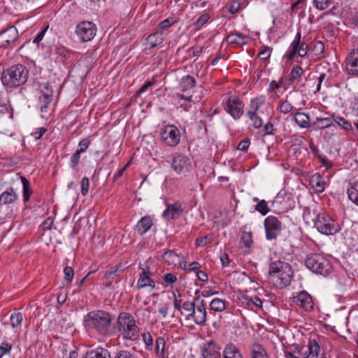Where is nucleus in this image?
I'll return each instance as SVG.
<instances>
[{
  "instance_id": "nucleus-1",
  "label": "nucleus",
  "mask_w": 358,
  "mask_h": 358,
  "mask_svg": "<svg viewBox=\"0 0 358 358\" xmlns=\"http://www.w3.org/2000/svg\"><path fill=\"white\" fill-rule=\"evenodd\" d=\"M86 327L94 329L101 336H112L115 334V329L112 327L110 314L103 310L89 312L83 320Z\"/></svg>"
},
{
  "instance_id": "nucleus-2",
  "label": "nucleus",
  "mask_w": 358,
  "mask_h": 358,
  "mask_svg": "<svg viewBox=\"0 0 358 358\" xmlns=\"http://www.w3.org/2000/svg\"><path fill=\"white\" fill-rule=\"evenodd\" d=\"M29 76V71L23 64H17L4 69L1 75V80L6 88L15 89L20 87V93H22L26 88L24 85Z\"/></svg>"
},
{
  "instance_id": "nucleus-3",
  "label": "nucleus",
  "mask_w": 358,
  "mask_h": 358,
  "mask_svg": "<svg viewBox=\"0 0 358 358\" xmlns=\"http://www.w3.org/2000/svg\"><path fill=\"white\" fill-rule=\"evenodd\" d=\"M118 331L123 339L137 341L140 338V329L131 314L121 312L117 319Z\"/></svg>"
},
{
  "instance_id": "nucleus-4",
  "label": "nucleus",
  "mask_w": 358,
  "mask_h": 358,
  "mask_svg": "<svg viewBox=\"0 0 358 358\" xmlns=\"http://www.w3.org/2000/svg\"><path fill=\"white\" fill-rule=\"evenodd\" d=\"M305 265L313 273L327 276L332 271L330 262L323 255L317 253H311L307 255Z\"/></svg>"
},
{
  "instance_id": "nucleus-5",
  "label": "nucleus",
  "mask_w": 358,
  "mask_h": 358,
  "mask_svg": "<svg viewBox=\"0 0 358 358\" xmlns=\"http://www.w3.org/2000/svg\"><path fill=\"white\" fill-rule=\"evenodd\" d=\"M268 272L271 276L278 278L281 287H286L290 284L294 273L290 264L280 260L271 262Z\"/></svg>"
},
{
  "instance_id": "nucleus-6",
  "label": "nucleus",
  "mask_w": 358,
  "mask_h": 358,
  "mask_svg": "<svg viewBox=\"0 0 358 358\" xmlns=\"http://www.w3.org/2000/svg\"><path fill=\"white\" fill-rule=\"evenodd\" d=\"M314 227L324 235L336 234L341 229L338 222L324 213L317 215L314 221Z\"/></svg>"
},
{
  "instance_id": "nucleus-7",
  "label": "nucleus",
  "mask_w": 358,
  "mask_h": 358,
  "mask_svg": "<svg viewBox=\"0 0 358 358\" xmlns=\"http://www.w3.org/2000/svg\"><path fill=\"white\" fill-rule=\"evenodd\" d=\"M266 104L264 96H259L250 100L246 116L252 121V125L255 129L263 127V120L258 115L259 108Z\"/></svg>"
},
{
  "instance_id": "nucleus-8",
  "label": "nucleus",
  "mask_w": 358,
  "mask_h": 358,
  "mask_svg": "<svg viewBox=\"0 0 358 358\" xmlns=\"http://www.w3.org/2000/svg\"><path fill=\"white\" fill-rule=\"evenodd\" d=\"M265 236L267 241H275L282 230L281 221L274 215H269L264 220Z\"/></svg>"
},
{
  "instance_id": "nucleus-9",
  "label": "nucleus",
  "mask_w": 358,
  "mask_h": 358,
  "mask_svg": "<svg viewBox=\"0 0 358 358\" xmlns=\"http://www.w3.org/2000/svg\"><path fill=\"white\" fill-rule=\"evenodd\" d=\"M19 44V34L15 26L0 32V48L13 49Z\"/></svg>"
},
{
  "instance_id": "nucleus-10",
  "label": "nucleus",
  "mask_w": 358,
  "mask_h": 358,
  "mask_svg": "<svg viewBox=\"0 0 358 358\" xmlns=\"http://www.w3.org/2000/svg\"><path fill=\"white\" fill-rule=\"evenodd\" d=\"M96 24L90 21H83L76 26V34L83 43L92 41L96 33Z\"/></svg>"
},
{
  "instance_id": "nucleus-11",
  "label": "nucleus",
  "mask_w": 358,
  "mask_h": 358,
  "mask_svg": "<svg viewBox=\"0 0 358 358\" xmlns=\"http://www.w3.org/2000/svg\"><path fill=\"white\" fill-rule=\"evenodd\" d=\"M161 140L168 146L175 147L180 141V131L178 128L172 124L164 127L160 133Z\"/></svg>"
},
{
  "instance_id": "nucleus-12",
  "label": "nucleus",
  "mask_w": 358,
  "mask_h": 358,
  "mask_svg": "<svg viewBox=\"0 0 358 358\" xmlns=\"http://www.w3.org/2000/svg\"><path fill=\"white\" fill-rule=\"evenodd\" d=\"M224 109L234 120H239L244 113V103L237 96H230L226 101Z\"/></svg>"
},
{
  "instance_id": "nucleus-13",
  "label": "nucleus",
  "mask_w": 358,
  "mask_h": 358,
  "mask_svg": "<svg viewBox=\"0 0 358 358\" xmlns=\"http://www.w3.org/2000/svg\"><path fill=\"white\" fill-rule=\"evenodd\" d=\"M191 166L190 159L184 154L176 152L172 156L171 167L178 174L188 172Z\"/></svg>"
},
{
  "instance_id": "nucleus-14",
  "label": "nucleus",
  "mask_w": 358,
  "mask_h": 358,
  "mask_svg": "<svg viewBox=\"0 0 358 358\" xmlns=\"http://www.w3.org/2000/svg\"><path fill=\"white\" fill-rule=\"evenodd\" d=\"M186 319L192 320L197 325L204 326L206 324L207 312L204 300H199L192 314L186 315Z\"/></svg>"
},
{
  "instance_id": "nucleus-15",
  "label": "nucleus",
  "mask_w": 358,
  "mask_h": 358,
  "mask_svg": "<svg viewBox=\"0 0 358 358\" xmlns=\"http://www.w3.org/2000/svg\"><path fill=\"white\" fill-rule=\"evenodd\" d=\"M13 119V109L9 100L0 99V129H3Z\"/></svg>"
},
{
  "instance_id": "nucleus-16",
  "label": "nucleus",
  "mask_w": 358,
  "mask_h": 358,
  "mask_svg": "<svg viewBox=\"0 0 358 358\" xmlns=\"http://www.w3.org/2000/svg\"><path fill=\"white\" fill-rule=\"evenodd\" d=\"M239 300L243 307L255 313L262 309L263 301L257 295L249 296L247 294H243L239 297Z\"/></svg>"
},
{
  "instance_id": "nucleus-17",
  "label": "nucleus",
  "mask_w": 358,
  "mask_h": 358,
  "mask_svg": "<svg viewBox=\"0 0 358 358\" xmlns=\"http://www.w3.org/2000/svg\"><path fill=\"white\" fill-rule=\"evenodd\" d=\"M138 267L142 270V272L139 274L136 288L141 289L149 287L150 290H154L155 289V283L152 278L153 273L148 268L141 267V264Z\"/></svg>"
},
{
  "instance_id": "nucleus-18",
  "label": "nucleus",
  "mask_w": 358,
  "mask_h": 358,
  "mask_svg": "<svg viewBox=\"0 0 358 358\" xmlns=\"http://www.w3.org/2000/svg\"><path fill=\"white\" fill-rule=\"evenodd\" d=\"M292 302L307 312L313 309L314 303L311 296L306 291L301 292L296 296H293Z\"/></svg>"
},
{
  "instance_id": "nucleus-19",
  "label": "nucleus",
  "mask_w": 358,
  "mask_h": 358,
  "mask_svg": "<svg viewBox=\"0 0 358 358\" xmlns=\"http://www.w3.org/2000/svg\"><path fill=\"white\" fill-rule=\"evenodd\" d=\"M166 208L163 212L162 216L167 220H176L183 213V208L182 203L179 201L175 202L173 204L166 202Z\"/></svg>"
},
{
  "instance_id": "nucleus-20",
  "label": "nucleus",
  "mask_w": 358,
  "mask_h": 358,
  "mask_svg": "<svg viewBox=\"0 0 358 358\" xmlns=\"http://www.w3.org/2000/svg\"><path fill=\"white\" fill-rule=\"evenodd\" d=\"M220 347L213 340L206 342L201 348L203 358H220Z\"/></svg>"
},
{
  "instance_id": "nucleus-21",
  "label": "nucleus",
  "mask_w": 358,
  "mask_h": 358,
  "mask_svg": "<svg viewBox=\"0 0 358 358\" xmlns=\"http://www.w3.org/2000/svg\"><path fill=\"white\" fill-rule=\"evenodd\" d=\"M90 143L91 141L88 138H83L79 142L78 148L72 155L70 159L71 168L73 170H76L77 169V166L80 163L81 154L87 150Z\"/></svg>"
},
{
  "instance_id": "nucleus-22",
  "label": "nucleus",
  "mask_w": 358,
  "mask_h": 358,
  "mask_svg": "<svg viewBox=\"0 0 358 358\" xmlns=\"http://www.w3.org/2000/svg\"><path fill=\"white\" fill-rule=\"evenodd\" d=\"M345 69L352 76L358 75V49L352 50L345 59Z\"/></svg>"
},
{
  "instance_id": "nucleus-23",
  "label": "nucleus",
  "mask_w": 358,
  "mask_h": 358,
  "mask_svg": "<svg viewBox=\"0 0 358 358\" xmlns=\"http://www.w3.org/2000/svg\"><path fill=\"white\" fill-rule=\"evenodd\" d=\"M124 264L123 263H119L114 266L110 267L108 269L103 277V280L107 282L106 286L110 287L112 285L113 280L116 277H119L120 273L124 270Z\"/></svg>"
},
{
  "instance_id": "nucleus-24",
  "label": "nucleus",
  "mask_w": 358,
  "mask_h": 358,
  "mask_svg": "<svg viewBox=\"0 0 358 358\" xmlns=\"http://www.w3.org/2000/svg\"><path fill=\"white\" fill-rule=\"evenodd\" d=\"M153 218L150 215L142 217L136 225V230L141 236L147 233L153 226Z\"/></svg>"
},
{
  "instance_id": "nucleus-25",
  "label": "nucleus",
  "mask_w": 358,
  "mask_h": 358,
  "mask_svg": "<svg viewBox=\"0 0 358 358\" xmlns=\"http://www.w3.org/2000/svg\"><path fill=\"white\" fill-rule=\"evenodd\" d=\"M83 358H111L109 350L102 347L87 350Z\"/></svg>"
},
{
  "instance_id": "nucleus-26",
  "label": "nucleus",
  "mask_w": 358,
  "mask_h": 358,
  "mask_svg": "<svg viewBox=\"0 0 358 358\" xmlns=\"http://www.w3.org/2000/svg\"><path fill=\"white\" fill-rule=\"evenodd\" d=\"M309 185L317 193H322L324 191L325 182L323 177L318 173L311 176L309 179Z\"/></svg>"
},
{
  "instance_id": "nucleus-27",
  "label": "nucleus",
  "mask_w": 358,
  "mask_h": 358,
  "mask_svg": "<svg viewBox=\"0 0 358 358\" xmlns=\"http://www.w3.org/2000/svg\"><path fill=\"white\" fill-rule=\"evenodd\" d=\"M18 198V196L13 187L8 188L0 195V203L6 205L13 203Z\"/></svg>"
},
{
  "instance_id": "nucleus-28",
  "label": "nucleus",
  "mask_w": 358,
  "mask_h": 358,
  "mask_svg": "<svg viewBox=\"0 0 358 358\" xmlns=\"http://www.w3.org/2000/svg\"><path fill=\"white\" fill-rule=\"evenodd\" d=\"M222 355L223 358H243L240 350L232 343L225 345Z\"/></svg>"
},
{
  "instance_id": "nucleus-29",
  "label": "nucleus",
  "mask_w": 358,
  "mask_h": 358,
  "mask_svg": "<svg viewBox=\"0 0 358 358\" xmlns=\"http://www.w3.org/2000/svg\"><path fill=\"white\" fill-rule=\"evenodd\" d=\"M195 85L196 79L190 75H186L182 77L179 82V88L182 92L192 90Z\"/></svg>"
},
{
  "instance_id": "nucleus-30",
  "label": "nucleus",
  "mask_w": 358,
  "mask_h": 358,
  "mask_svg": "<svg viewBox=\"0 0 358 358\" xmlns=\"http://www.w3.org/2000/svg\"><path fill=\"white\" fill-rule=\"evenodd\" d=\"M293 120L301 128L306 129L310 125V117L308 114L297 112L293 115Z\"/></svg>"
},
{
  "instance_id": "nucleus-31",
  "label": "nucleus",
  "mask_w": 358,
  "mask_h": 358,
  "mask_svg": "<svg viewBox=\"0 0 358 358\" xmlns=\"http://www.w3.org/2000/svg\"><path fill=\"white\" fill-rule=\"evenodd\" d=\"M320 351V347L316 340H310L308 345V351L303 354L305 356L302 358H317Z\"/></svg>"
},
{
  "instance_id": "nucleus-32",
  "label": "nucleus",
  "mask_w": 358,
  "mask_h": 358,
  "mask_svg": "<svg viewBox=\"0 0 358 358\" xmlns=\"http://www.w3.org/2000/svg\"><path fill=\"white\" fill-rule=\"evenodd\" d=\"M155 351L157 358L168 357V353L166 351V342L164 338L158 337L156 339Z\"/></svg>"
},
{
  "instance_id": "nucleus-33",
  "label": "nucleus",
  "mask_w": 358,
  "mask_h": 358,
  "mask_svg": "<svg viewBox=\"0 0 358 358\" xmlns=\"http://www.w3.org/2000/svg\"><path fill=\"white\" fill-rule=\"evenodd\" d=\"M348 199L358 206V181L350 182L347 189Z\"/></svg>"
},
{
  "instance_id": "nucleus-34",
  "label": "nucleus",
  "mask_w": 358,
  "mask_h": 358,
  "mask_svg": "<svg viewBox=\"0 0 358 358\" xmlns=\"http://www.w3.org/2000/svg\"><path fill=\"white\" fill-rule=\"evenodd\" d=\"M240 244H243V245L247 249L244 252L245 253H249L250 248L254 244L252 233L251 231H243L241 236Z\"/></svg>"
},
{
  "instance_id": "nucleus-35",
  "label": "nucleus",
  "mask_w": 358,
  "mask_h": 358,
  "mask_svg": "<svg viewBox=\"0 0 358 358\" xmlns=\"http://www.w3.org/2000/svg\"><path fill=\"white\" fill-rule=\"evenodd\" d=\"M251 358H268L266 350L259 343H255L251 346Z\"/></svg>"
},
{
  "instance_id": "nucleus-36",
  "label": "nucleus",
  "mask_w": 358,
  "mask_h": 358,
  "mask_svg": "<svg viewBox=\"0 0 358 358\" xmlns=\"http://www.w3.org/2000/svg\"><path fill=\"white\" fill-rule=\"evenodd\" d=\"M162 258L167 265L175 266L179 256L174 250H169L162 255Z\"/></svg>"
},
{
  "instance_id": "nucleus-37",
  "label": "nucleus",
  "mask_w": 358,
  "mask_h": 358,
  "mask_svg": "<svg viewBox=\"0 0 358 358\" xmlns=\"http://www.w3.org/2000/svg\"><path fill=\"white\" fill-rule=\"evenodd\" d=\"M247 37L241 33L236 32L231 34L227 37V42L229 44L243 45L245 43V38Z\"/></svg>"
},
{
  "instance_id": "nucleus-38",
  "label": "nucleus",
  "mask_w": 358,
  "mask_h": 358,
  "mask_svg": "<svg viewBox=\"0 0 358 358\" xmlns=\"http://www.w3.org/2000/svg\"><path fill=\"white\" fill-rule=\"evenodd\" d=\"M304 73L303 69L299 65L292 67L291 72L289 75L288 80L289 83H294L296 81H299L301 76Z\"/></svg>"
},
{
  "instance_id": "nucleus-39",
  "label": "nucleus",
  "mask_w": 358,
  "mask_h": 358,
  "mask_svg": "<svg viewBox=\"0 0 358 358\" xmlns=\"http://www.w3.org/2000/svg\"><path fill=\"white\" fill-rule=\"evenodd\" d=\"M20 180L22 184V196H23V201L24 203L27 202L29 199L30 196L32 194V190L30 187V183L29 181L24 176L20 177Z\"/></svg>"
},
{
  "instance_id": "nucleus-40",
  "label": "nucleus",
  "mask_w": 358,
  "mask_h": 358,
  "mask_svg": "<svg viewBox=\"0 0 358 358\" xmlns=\"http://www.w3.org/2000/svg\"><path fill=\"white\" fill-rule=\"evenodd\" d=\"M292 199L291 194L287 193L285 189H281L275 197L273 203L282 204L283 203H288Z\"/></svg>"
},
{
  "instance_id": "nucleus-41",
  "label": "nucleus",
  "mask_w": 358,
  "mask_h": 358,
  "mask_svg": "<svg viewBox=\"0 0 358 358\" xmlns=\"http://www.w3.org/2000/svg\"><path fill=\"white\" fill-rule=\"evenodd\" d=\"M210 310L215 312H222L226 308L225 301L215 298L210 303Z\"/></svg>"
},
{
  "instance_id": "nucleus-42",
  "label": "nucleus",
  "mask_w": 358,
  "mask_h": 358,
  "mask_svg": "<svg viewBox=\"0 0 358 358\" xmlns=\"http://www.w3.org/2000/svg\"><path fill=\"white\" fill-rule=\"evenodd\" d=\"M55 52L64 59H69L73 55V52L63 45H56Z\"/></svg>"
},
{
  "instance_id": "nucleus-43",
  "label": "nucleus",
  "mask_w": 358,
  "mask_h": 358,
  "mask_svg": "<svg viewBox=\"0 0 358 358\" xmlns=\"http://www.w3.org/2000/svg\"><path fill=\"white\" fill-rule=\"evenodd\" d=\"M157 83L156 76L152 78L150 80H146L144 84L136 92L135 96H140L141 94L145 92L150 87L154 85Z\"/></svg>"
},
{
  "instance_id": "nucleus-44",
  "label": "nucleus",
  "mask_w": 358,
  "mask_h": 358,
  "mask_svg": "<svg viewBox=\"0 0 358 358\" xmlns=\"http://www.w3.org/2000/svg\"><path fill=\"white\" fill-rule=\"evenodd\" d=\"M333 122L334 121L336 124L341 126L343 129L350 130L352 129V125L350 122L346 120L344 117L340 116L333 115Z\"/></svg>"
},
{
  "instance_id": "nucleus-45",
  "label": "nucleus",
  "mask_w": 358,
  "mask_h": 358,
  "mask_svg": "<svg viewBox=\"0 0 358 358\" xmlns=\"http://www.w3.org/2000/svg\"><path fill=\"white\" fill-rule=\"evenodd\" d=\"M255 210L259 212L262 215H266L270 211V208L265 200H261L255 208Z\"/></svg>"
},
{
  "instance_id": "nucleus-46",
  "label": "nucleus",
  "mask_w": 358,
  "mask_h": 358,
  "mask_svg": "<svg viewBox=\"0 0 358 358\" xmlns=\"http://www.w3.org/2000/svg\"><path fill=\"white\" fill-rule=\"evenodd\" d=\"M210 19V15L208 13H203L197 20L193 24L195 28L199 30L200 29L204 24H206Z\"/></svg>"
},
{
  "instance_id": "nucleus-47",
  "label": "nucleus",
  "mask_w": 358,
  "mask_h": 358,
  "mask_svg": "<svg viewBox=\"0 0 358 358\" xmlns=\"http://www.w3.org/2000/svg\"><path fill=\"white\" fill-rule=\"evenodd\" d=\"M11 326L15 328L20 326L23 320V315L22 313H14L10 317Z\"/></svg>"
},
{
  "instance_id": "nucleus-48",
  "label": "nucleus",
  "mask_w": 358,
  "mask_h": 358,
  "mask_svg": "<svg viewBox=\"0 0 358 358\" xmlns=\"http://www.w3.org/2000/svg\"><path fill=\"white\" fill-rule=\"evenodd\" d=\"M315 124H317L320 129L327 128L333 125V118L317 117Z\"/></svg>"
},
{
  "instance_id": "nucleus-49",
  "label": "nucleus",
  "mask_w": 358,
  "mask_h": 358,
  "mask_svg": "<svg viewBox=\"0 0 358 358\" xmlns=\"http://www.w3.org/2000/svg\"><path fill=\"white\" fill-rule=\"evenodd\" d=\"M196 301H199V297L195 296L194 298V301H185L182 303L181 308H182V309L185 311L187 312L188 313L187 315H190V314H192V311L194 310V308L196 305Z\"/></svg>"
},
{
  "instance_id": "nucleus-50",
  "label": "nucleus",
  "mask_w": 358,
  "mask_h": 358,
  "mask_svg": "<svg viewBox=\"0 0 358 358\" xmlns=\"http://www.w3.org/2000/svg\"><path fill=\"white\" fill-rule=\"evenodd\" d=\"M213 241V236L212 234H208L205 236L199 237L196 240V245L197 246L203 247L208 243H212Z\"/></svg>"
},
{
  "instance_id": "nucleus-51",
  "label": "nucleus",
  "mask_w": 358,
  "mask_h": 358,
  "mask_svg": "<svg viewBox=\"0 0 358 358\" xmlns=\"http://www.w3.org/2000/svg\"><path fill=\"white\" fill-rule=\"evenodd\" d=\"M13 346L10 343L3 341L0 345V358L10 353Z\"/></svg>"
},
{
  "instance_id": "nucleus-52",
  "label": "nucleus",
  "mask_w": 358,
  "mask_h": 358,
  "mask_svg": "<svg viewBox=\"0 0 358 358\" xmlns=\"http://www.w3.org/2000/svg\"><path fill=\"white\" fill-rule=\"evenodd\" d=\"M294 108L293 106L287 100L281 101L279 106L280 113L287 114L292 110Z\"/></svg>"
},
{
  "instance_id": "nucleus-53",
  "label": "nucleus",
  "mask_w": 358,
  "mask_h": 358,
  "mask_svg": "<svg viewBox=\"0 0 358 358\" xmlns=\"http://www.w3.org/2000/svg\"><path fill=\"white\" fill-rule=\"evenodd\" d=\"M143 340L145 343V350H152L153 345V339L150 333H144L143 334Z\"/></svg>"
},
{
  "instance_id": "nucleus-54",
  "label": "nucleus",
  "mask_w": 358,
  "mask_h": 358,
  "mask_svg": "<svg viewBox=\"0 0 358 358\" xmlns=\"http://www.w3.org/2000/svg\"><path fill=\"white\" fill-rule=\"evenodd\" d=\"M308 45L306 42L302 41L300 45L297 46L298 56L300 57H304L308 54Z\"/></svg>"
},
{
  "instance_id": "nucleus-55",
  "label": "nucleus",
  "mask_w": 358,
  "mask_h": 358,
  "mask_svg": "<svg viewBox=\"0 0 358 358\" xmlns=\"http://www.w3.org/2000/svg\"><path fill=\"white\" fill-rule=\"evenodd\" d=\"M313 3L317 9L324 10L329 7L331 0H314Z\"/></svg>"
},
{
  "instance_id": "nucleus-56",
  "label": "nucleus",
  "mask_w": 358,
  "mask_h": 358,
  "mask_svg": "<svg viewBox=\"0 0 358 358\" xmlns=\"http://www.w3.org/2000/svg\"><path fill=\"white\" fill-rule=\"evenodd\" d=\"M114 358H136L134 354L126 350H120L116 352Z\"/></svg>"
},
{
  "instance_id": "nucleus-57",
  "label": "nucleus",
  "mask_w": 358,
  "mask_h": 358,
  "mask_svg": "<svg viewBox=\"0 0 358 358\" xmlns=\"http://www.w3.org/2000/svg\"><path fill=\"white\" fill-rule=\"evenodd\" d=\"M64 280L71 283L74 276V270L71 266H66L64 268Z\"/></svg>"
},
{
  "instance_id": "nucleus-58",
  "label": "nucleus",
  "mask_w": 358,
  "mask_h": 358,
  "mask_svg": "<svg viewBox=\"0 0 358 358\" xmlns=\"http://www.w3.org/2000/svg\"><path fill=\"white\" fill-rule=\"evenodd\" d=\"M297 46L294 45L293 44H290L286 54L285 55L284 57L287 58L288 60H292L295 55L297 54Z\"/></svg>"
},
{
  "instance_id": "nucleus-59",
  "label": "nucleus",
  "mask_w": 358,
  "mask_h": 358,
  "mask_svg": "<svg viewBox=\"0 0 358 358\" xmlns=\"http://www.w3.org/2000/svg\"><path fill=\"white\" fill-rule=\"evenodd\" d=\"M90 180L86 176L83 177L81 180V193L83 196H86L89 192Z\"/></svg>"
},
{
  "instance_id": "nucleus-60",
  "label": "nucleus",
  "mask_w": 358,
  "mask_h": 358,
  "mask_svg": "<svg viewBox=\"0 0 358 358\" xmlns=\"http://www.w3.org/2000/svg\"><path fill=\"white\" fill-rule=\"evenodd\" d=\"M49 28V25L45 26L43 27L36 36V37L33 40V43L37 44V45H39V43L43 40L47 30Z\"/></svg>"
},
{
  "instance_id": "nucleus-61",
  "label": "nucleus",
  "mask_w": 358,
  "mask_h": 358,
  "mask_svg": "<svg viewBox=\"0 0 358 358\" xmlns=\"http://www.w3.org/2000/svg\"><path fill=\"white\" fill-rule=\"evenodd\" d=\"M78 353L76 350L69 351L67 347H65L62 350V357L63 358H78Z\"/></svg>"
},
{
  "instance_id": "nucleus-62",
  "label": "nucleus",
  "mask_w": 358,
  "mask_h": 358,
  "mask_svg": "<svg viewBox=\"0 0 358 358\" xmlns=\"http://www.w3.org/2000/svg\"><path fill=\"white\" fill-rule=\"evenodd\" d=\"M39 99L41 103H50L53 99V94L51 91H48V93L41 92Z\"/></svg>"
},
{
  "instance_id": "nucleus-63",
  "label": "nucleus",
  "mask_w": 358,
  "mask_h": 358,
  "mask_svg": "<svg viewBox=\"0 0 358 358\" xmlns=\"http://www.w3.org/2000/svg\"><path fill=\"white\" fill-rule=\"evenodd\" d=\"M313 51L315 55L319 56L322 55L324 51V45L322 41H317L315 42L314 47H313Z\"/></svg>"
},
{
  "instance_id": "nucleus-64",
  "label": "nucleus",
  "mask_w": 358,
  "mask_h": 358,
  "mask_svg": "<svg viewBox=\"0 0 358 358\" xmlns=\"http://www.w3.org/2000/svg\"><path fill=\"white\" fill-rule=\"evenodd\" d=\"M241 8V3L238 0H233L231 3V5L229 6L228 8V11L231 14H235Z\"/></svg>"
}]
</instances>
